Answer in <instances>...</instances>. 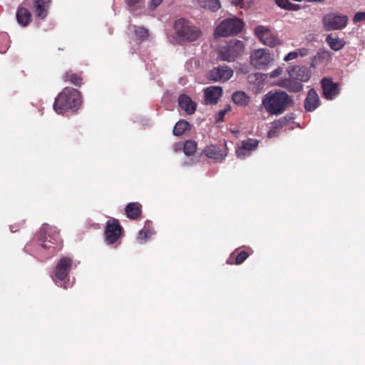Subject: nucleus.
<instances>
[{
  "instance_id": "c03bdc74",
  "label": "nucleus",
  "mask_w": 365,
  "mask_h": 365,
  "mask_svg": "<svg viewBox=\"0 0 365 365\" xmlns=\"http://www.w3.org/2000/svg\"><path fill=\"white\" fill-rule=\"evenodd\" d=\"M308 2H321L322 0H306Z\"/></svg>"
},
{
  "instance_id": "f257e3e1",
  "label": "nucleus",
  "mask_w": 365,
  "mask_h": 365,
  "mask_svg": "<svg viewBox=\"0 0 365 365\" xmlns=\"http://www.w3.org/2000/svg\"><path fill=\"white\" fill-rule=\"evenodd\" d=\"M294 99L286 91L272 90L262 99V105L267 113L278 115L294 106Z\"/></svg>"
},
{
  "instance_id": "b1692460",
  "label": "nucleus",
  "mask_w": 365,
  "mask_h": 365,
  "mask_svg": "<svg viewBox=\"0 0 365 365\" xmlns=\"http://www.w3.org/2000/svg\"><path fill=\"white\" fill-rule=\"evenodd\" d=\"M16 20L21 26H27L31 21V13L28 9L19 6L16 11Z\"/></svg>"
},
{
  "instance_id": "2eb2a0df",
  "label": "nucleus",
  "mask_w": 365,
  "mask_h": 365,
  "mask_svg": "<svg viewBox=\"0 0 365 365\" xmlns=\"http://www.w3.org/2000/svg\"><path fill=\"white\" fill-rule=\"evenodd\" d=\"M203 153L206 157L216 160L222 161L227 156L226 146L223 149L215 145H210L205 148Z\"/></svg>"
},
{
  "instance_id": "6e6552de",
  "label": "nucleus",
  "mask_w": 365,
  "mask_h": 365,
  "mask_svg": "<svg viewBox=\"0 0 365 365\" xmlns=\"http://www.w3.org/2000/svg\"><path fill=\"white\" fill-rule=\"evenodd\" d=\"M123 228L120 225L118 220L112 218L107 221L104 236L105 240L108 245H113L123 235Z\"/></svg>"
},
{
  "instance_id": "c756f323",
  "label": "nucleus",
  "mask_w": 365,
  "mask_h": 365,
  "mask_svg": "<svg viewBox=\"0 0 365 365\" xmlns=\"http://www.w3.org/2000/svg\"><path fill=\"white\" fill-rule=\"evenodd\" d=\"M133 32L136 36V41L137 43H141L143 41H145L149 37V31L142 26H132Z\"/></svg>"
},
{
  "instance_id": "4468645a",
  "label": "nucleus",
  "mask_w": 365,
  "mask_h": 365,
  "mask_svg": "<svg viewBox=\"0 0 365 365\" xmlns=\"http://www.w3.org/2000/svg\"><path fill=\"white\" fill-rule=\"evenodd\" d=\"M322 87L324 97L327 100H332L339 93V84L334 83L331 79L324 78L322 80Z\"/></svg>"
},
{
  "instance_id": "79ce46f5",
  "label": "nucleus",
  "mask_w": 365,
  "mask_h": 365,
  "mask_svg": "<svg viewBox=\"0 0 365 365\" xmlns=\"http://www.w3.org/2000/svg\"><path fill=\"white\" fill-rule=\"evenodd\" d=\"M140 1V0H125V3L129 7L136 6Z\"/></svg>"
},
{
  "instance_id": "72a5a7b5",
  "label": "nucleus",
  "mask_w": 365,
  "mask_h": 365,
  "mask_svg": "<svg viewBox=\"0 0 365 365\" xmlns=\"http://www.w3.org/2000/svg\"><path fill=\"white\" fill-rule=\"evenodd\" d=\"M354 23L365 21V12H357L355 14L353 18Z\"/></svg>"
},
{
  "instance_id": "9d476101",
  "label": "nucleus",
  "mask_w": 365,
  "mask_h": 365,
  "mask_svg": "<svg viewBox=\"0 0 365 365\" xmlns=\"http://www.w3.org/2000/svg\"><path fill=\"white\" fill-rule=\"evenodd\" d=\"M71 266L72 259L68 257H62L57 263L55 271L54 281H56V284L58 283V281L60 282V284H58V286L66 288V286L62 284V282H63L67 278Z\"/></svg>"
},
{
  "instance_id": "a878e982",
  "label": "nucleus",
  "mask_w": 365,
  "mask_h": 365,
  "mask_svg": "<svg viewBox=\"0 0 365 365\" xmlns=\"http://www.w3.org/2000/svg\"><path fill=\"white\" fill-rule=\"evenodd\" d=\"M62 78L65 82H69L76 86L80 87L83 83L82 72L76 73L69 70L63 74Z\"/></svg>"
},
{
  "instance_id": "f3484780",
  "label": "nucleus",
  "mask_w": 365,
  "mask_h": 365,
  "mask_svg": "<svg viewBox=\"0 0 365 365\" xmlns=\"http://www.w3.org/2000/svg\"><path fill=\"white\" fill-rule=\"evenodd\" d=\"M276 85L287 89L289 93H298L303 89L302 83L290 76L279 79Z\"/></svg>"
},
{
  "instance_id": "cd10ccee",
  "label": "nucleus",
  "mask_w": 365,
  "mask_h": 365,
  "mask_svg": "<svg viewBox=\"0 0 365 365\" xmlns=\"http://www.w3.org/2000/svg\"><path fill=\"white\" fill-rule=\"evenodd\" d=\"M198 4L201 8L212 12H215L221 8L220 0H200Z\"/></svg>"
},
{
  "instance_id": "ea45409f",
  "label": "nucleus",
  "mask_w": 365,
  "mask_h": 365,
  "mask_svg": "<svg viewBox=\"0 0 365 365\" xmlns=\"http://www.w3.org/2000/svg\"><path fill=\"white\" fill-rule=\"evenodd\" d=\"M226 112H227V111H226V110H220V111L218 113L217 115L216 116V119H215V120H216V121H217V122L222 121V120H223V119H224V117H225V115Z\"/></svg>"
},
{
  "instance_id": "9b49d317",
  "label": "nucleus",
  "mask_w": 365,
  "mask_h": 365,
  "mask_svg": "<svg viewBox=\"0 0 365 365\" xmlns=\"http://www.w3.org/2000/svg\"><path fill=\"white\" fill-rule=\"evenodd\" d=\"M255 35L265 45L274 47L279 43V39L271 30L264 26H258L255 29Z\"/></svg>"
},
{
  "instance_id": "1a4fd4ad",
  "label": "nucleus",
  "mask_w": 365,
  "mask_h": 365,
  "mask_svg": "<svg viewBox=\"0 0 365 365\" xmlns=\"http://www.w3.org/2000/svg\"><path fill=\"white\" fill-rule=\"evenodd\" d=\"M272 61L273 58L267 49H257L250 55V63L257 69H265Z\"/></svg>"
},
{
  "instance_id": "2f4dec72",
  "label": "nucleus",
  "mask_w": 365,
  "mask_h": 365,
  "mask_svg": "<svg viewBox=\"0 0 365 365\" xmlns=\"http://www.w3.org/2000/svg\"><path fill=\"white\" fill-rule=\"evenodd\" d=\"M197 150V143L194 140H186L183 146V152L187 156L192 155Z\"/></svg>"
},
{
  "instance_id": "ddd939ff",
  "label": "nucleus",
  "mask_w": 365,
  "mask_h": 365,
  "mask_svg": "<svg viewBox=\"0 0 365 365\" xmlns=\"http://www.w3.org/2000/svg\"><path fill=\"white\" fill-rule=\"evenodd\" d=\"M233 75V71L227 66H219L214 68L209 73L208 78L210 81L225 82Z\"/></svg>"
},
{
  "instance_id": "412c9836",
  "label": "nucleus",
  "mask_w": 365,
  "mask_h": 365,
  "mask_svg": "<svg viewBox=\"0 0 365 365\" xmlns=\"http://www.w3.org/2000/svg\"><path fill=\"white\" fill-rule=\"evenodd\" d=\"M289 123V118L287 117H282L279 119L274 120L272 123V126L267 133L269 138H274L278 135L279 131L284 127H287Z\"/></svg>"
},
{
  "instance_id": "20e7f679",
  "label": "nucleus",
  "mask_w": 365,
  "mask_h": 365,
  "mask_svg": "<svg viewBox=\"0 0 365 365\" xmlns=\"http://www.w3.org/2000/svg\"><path fill=\"white\" fill-rule=\"evenodd\" d=\"M38 240L42 248L53 252L61 249L62 240L59 232L55 227L47 225L42 227L38 237Z\"/></svg>"
},
{
  "instance_id": "a19ab883",
  "label": "nucleus",
  "mask_w": 365,
  "mask_h": 365,
  "mask_svg": "<svg viewBox=\"0 0 365 365\" xmlns=\"http://www.w3.org/2000/svg\"><path fill=\"white\" fill-rule=\"evenodd\" d=\"M296 52L298 53V56L302 57L306 56L309 54V50L305 48H299Z\"/></svg>"
},
{
  "instance_id": "7c9ffc66",
  "label": "nucleus",
  "mask_w": 365,
  "mask_h": 365,
  "mask_svg": "<svg viewBox=\"0 0 365 365\" xmlns=\"http://www.w3.org/2000/svg\"><path fill=\"white\" fill-rule=\"evenodd\" d=\"M189 128L190 123L186 120L181 119L176 123L173 132L175 135L180 136Z\"/></svg>"
},
{
  "instance_id": "dca6fc26",
  "label": "nucleus",
  "mask_w": 365,
  "mask_h": 365,
  "mask_svg": "<svg viewBox=\"0 0 365 365\" xmlns=\"http://www.w3.org/2000/svg\"><path fill=\"white\" fill-rule=\"evenodd\" d=\"M259 140L254 138H248L242 142V145L236 150V155L240 158H244L250 152L257 149Z\"/></svg>"
},
{
  "instance_id": "f03ea898",
  "label": "nucleus",
  "mask_w": 365,
  "mask_h": 365,
  "mask_svg": "<svg viewBox=\"0 0 365 365\" xmlns=\"http://www.w3.org/2000/svg\"><path fill=\"white\" fill-rule=\"evenodd\" d=\"M81 101V94L77 89L66 87L56 98L53 109L58 114L75 111L79 108Z\"/></svg>"
},
{
  "instance_id": "a18cd8bd",
  "label": "nucleus",
  "mask_w": 365,
  "mask_h": 365,
  "mask_svg": "<svg viewBox=\"0 0 365 365\" xmlns=\"http://www.w3.org/2000/svg\"><path fill=\"white\" fill-rule=\"evenodd\" d=\"M16 230H14V228L11 227V232H16Z\"/></svg>"
},
{
  "instance_id": "e433bc0d",
  "label": "nucleus",
  "mask_w": 365,
  "mask_h": 365,
  "mask_svg": "<svg viewBox=\"0 0 365 365\" xmlns=\"http://www.w3.org/2000/svg\"><path fill=\"white\" fill-rule=\"evenodd\" d=\"M301 8L302 7H301L300 5L292 4L290 1H289V4L287 5V7L286 10H289V11H298V10L301 9Z\"/></svg>"
},
{
  "instance_id": "4be33fe9",
  "label": "nucleus",
  "mask_w": 365,
  "mask_h": 365,
  "mask_svg": "<svg viewBox=\"0 0 365 365\" xmlns=\"http://www.w3.org/2000/svg\"><path fill=\"white\" fill-rule=\"evenodd\" d=\"M34 4L36 16L41 19H45L48 15L51 0H35Z\"/></svg>"
},
{
  "instance_id": "a211bd4d",
  "label": "nucleus",
  "mask_w": 365,
  "mask_h": 365,
  "mask_svg": "<svg viewBox=\"0 0 365 365\" xmlns=\"http://www.w3.org/2000/svg\"><path fill=\"white\" fill-rule=\"evenodd\" d=\"M205 104L213 105L217 103V101L222 94V89L219 86H210L204 90Z\"/></svg>"
},
{
  "instance_id": "c9c22d12",
  "label": "nucleus",
  "mask_w": 365,
  "mask_h": 365,
  "mask_svg": "<svg viewBox=\"0 0 365 365\" xmlns=\"http://www.w3.org/2000/svg\"><path fill=\"white\" fill-rule=\"evenodd\" d=\"M277 5L282 9H286L289 4V0H274Z\"/></svg>"
},
{
  "instance_id": "393cba45",
  "label": "nucleus",
  "mask_w": 365,
  "mask_h": 365,
  "mask_svg": "<svg viewBox=\"0 0 365 365\" xmlns=\"http://www.w3.org/2000/svg\"><path fill=\"white\" fill-rule=\"evenodd\" d=\"M249 256L250 253L247 251L242 250L238 252L237 250H236L230 255L227 260V263L229 264H235L239 265L243 263Z\"/></svg>"
},
{
  "instance_id": "0eeeda50",
  "label": "nucleus",
  "mask_w": 365,
  "mask_h": 365,
  "mask_svg": "<svg viewBox=\"0 0 365 365\" xmlns=\"http://www.w3.org/2000/svg\"><path fill=\"white\" fill-rule=\"evenodd\" d=\"M347 21L348 17L346 15L336 13L327 14L322 20L325 31L341 30L346 26Z\"/></svg>"
},
{
  "instance_id": "58836bf2",
  "label": "nucleus",
  "mask_w": 365,
  "mask_h": 365,
  "mask_svg": "<svg viewBox=\"0 0 365 365\" xmlns=\"http://www.w3.org/2000/svg\"><path fill=\"white\" fill-rule=\"evenodd\" d=\"M148 237V232L140 230L138 233V239L140 240H145Z\"/></svg>"
},
{
  "instance_id": "5701e85b",
  "label": "nucleus",
  "mask_w": 365,
  "mask_h": 365,
  "mask_svg": "<svg viewBox=\"0 0 365 365\" xmlns=\"http://www.w3.org/2000/svg\"><path fill=\"white\" fill-rule=\"evenodd\" d=\"M125 212L129 219L138 220L142 215V205L139 202H130L125 206Z\"/></svg>"
},
{
  "instance_id": "aec40b11",
  "label": "nucleus",
  "mask_w": 365,
  "mask_h": 365,
  "mask_svg": "<svg viewBox=\"0 0 365 365\" xmlns=\"http://www.w3.org/2000/svg\"><path fill=\"white\" fill-rule=\"evenodd\" d=\"M179 106L187 115L193 114L197 108V104L190 96L186 94H181L178 100Z\"/></svg>"
},
{
  "instance_id": "37998d69",
  "label": "nucleus",
  "mask_w": 365,
  "mask_h": 365,
  "mask_svg": "<svg viewBox=\"0 0 365 365\" xmlns=\"http://www.w3.org/2000/svg\"><path fill=\"white\" fill-rule=\"evenodd\" d=\"M232 3L235 6H240L244 4V0H232Z\"/></svg>"
},
{
  "instance_id": "6ab92c4d",
  "label": "nucleus",
  "mask_w": 365,
  "mask_h": 365,
  "mask_svg": "<svg viewBox=\"0 0 365 365\" xmlns=\"http://www.w3.org/2000/svg\"><path fill=\"white\" fill-rule=\"evenodd\" d=\"M320 105V100L317 91L311 88L304 100V109L307 112H312Z\"/></svg>"
},
{
  "instance_id": "39448f33",
  "label": "nucleus",
  "mask_w": 365,
  "mask_h": 365,
  "mask_svg": "<svg viewBox=\"0 0 365 365\" xmlns=\"http://www.w3.org/2000/svg\"><path fill=\"white\" fill-rule=\"evenodd\" d=\"M245 51V44L240 40H231L226 46L222 47L218 52L220 60L232 62L236 58L242 55Z\"/></svg>"
},
{
  "instance_id": "473e14b6",
  "label": "nucleus",
  "mask_w": 365,
  "mask_h": 365,
  "mask_svg": "<svg viewBox=\"0 0 365 365\" xmlns=\"http://www.w3.org/2000/svg\"><path fill=\"white\" fill-rule=\"evenodd\" d=\"M283 72H284L283 68L281 66H279L276 69L271 71L269 73V76L270 78H274L278 77L280 75H282Z\"/></svg>"
},
{
  "instance_id": "4c0bfd02",
  "label": "nucleus",
  "mask_w": 365,
  "mask_h": 365,
  "mask_svg": "<svg viewBox=\"0 0 365 365\" xmlns=\"http://www.w3.org/2000/svg\"><path fill=\"white\" fill-rule=\"evenodd\" d=\"M163 1V0H151L150 3V9L151 10H155L160 4Z\"/></svg>"
},
{
  "instance_id": "f704fd0d",
  "label": "nucleus",
  "mask_w": 365,
  "mask_h": 365,
  "mask_svg": "<svg viewBox=\"0 0 365 365\" xmlns=\"http://www.w3.org/2000/svg\"><path fill=\"white\" fill-rule=\"evenodd\" d=\"M298 57V53L296 51L289 52L288 54H287L284 58V61H289L291 60H294Z\"/></svg>"
},
{
  "instance_id": "bb28decb",
  "label": "nucleus",
  "mask_w": 365,
  "mask_h": 365,
  "mask_svg": "<svg viewBox=\"0 0 365 365\" xmlns=\"http://www.w3.org/2000/svg\"><path fill=\"white\" fill-rule=\"evenodd\" d=\"M325 41L330 48L335 51L342 49L345 46V41L344 39H341L338 37H333L332 34L327 35Z\"/></svg>"
},
{
  "instance_id": "c85d7f7f",
  "label": "nucleus",
  "mask_w": 365,
  "mask_h": 365,
  "mask_svg": "<svg viewBox=\"0 0 365 365\" xmlns=\"http://www.w3.org/2000/svg\"><path fill=\"white\" fill-rule=\"evenodd\" d=\"M233 102L240 106H246L250 102V97L244 91H236L232 94Z\"/></svg>"
},
{
  "instance_id": "7ed1b4c3",
  "label": "nucleus",
  "mask_w": 365,
  "mask_h": 365,
  "mask_svg": "<svg viewBox=\"0 0 365 365\" xmlns=\"http://www.w3.org/2000/svg\"><path fill=\"white\" fill-rule=\"evenodd\" d=\"M173 29L174 38L180 44L196 41L202 35L201 29L185 18L175 20Z\"/></svg>"
},
{
  "instance_id": "f8f14e48",
  "label": "nucleus",
  "mask_w": 365,
  "mask_h": 365,
  "mask_svg": "<svg viewBox=\"0 0 365 365\" xmlns=\"http://www.w3.org/2000/svg\"><path fill=\"white\" fill-rule=\"evenodd\" d=\"M289 76L297 81L307 82L311 78V71L308 68L299 66H289L287 69Z\"/></svg>"
},
{
  "instance_id": "423d86ee",
  "label": "nucleus",
  "mask_w": 365,
  "mask_h": 365,
  "mask_svg": "<svg viewBox=\"0 0 365 365\" xmlns=\"http://www.w3.org/2000/svg\"><path fill=\"white\" fill-rule=\"evenodd\" d=\"M244 23L237 18L223 20L215 29V34L220 36H229L239 34L243 29Z\"/></svg>"
}]
</instances>
